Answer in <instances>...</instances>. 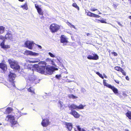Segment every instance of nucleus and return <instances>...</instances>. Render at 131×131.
Masks as SVG:
<instances>
[{"instance_id": "obj_1", "label": "nucleus", "mask_w": 131, "mask_h": 131, "mask_svg": "<svg viewBox=\"0 0 131 131\" xmlns=\"http://www.w3.org/2000/svg\"><path fill=\"white\" fill-rule=\"evenodd\" d=\"M10 67L12 69L17 70L20 69V66L18 62L15 60L9 59L8 60Z\"/></svg>"}, {"instance_id": "obj_2", "label": "nucleus", "mask_w": 131, "mask_h": 131, "mask_svg": "<svg viewBox=\"0 0 131 131\" xmlns=\"http://www.w3.org/2000/svg\"><path fill=\"white\" fill-rule=\"evenodd\" d=\"M60 28V26L56 23L51 24L49 27V29L52 33L57 32Z\"/></svg>"}, {"instance_id": "obj_3", "label": "nucleus", "mask_w": 131, "mask_h": 131, "mask_svg": "<svg viewBox=\"0 0 131 131\" xmlns=\"http://www.w3.org/2000/svg\"><path fill=\"white\" fill-rule=\"evenodd\" d=\"M103 84L104 86L111 89L115 94H116L118 93V89L114 86L111 84H108L106 82V80H103Z\"/></svg>"}, {"instance_id": "obj_4", "label": "nucleus", "mask_w": 131, "mask_h": 131, "mask_svg": "<svg viewBox=\"0 0 131 131\" xmlns=\"http://www.w3.org/2000/svg\"><path fill=\"white\" fill-rule=\"evenodd\" d=\"M36 65L38 66V67L37 68V72L41 74L44 73L45 72V69L46 67H45V66H42V65L39 66L37 64Z\"/></svg>"}, {"instance_id": "obj_5", "label": "nucleus", "mask_w": 131, "mask_h": 131, "mask_svg": "<svg viewBox=\"0 0 131 131\" xmlns=\"http://www.w3.org/2000/svg\"><path fill=\"white\" fill-rule=\"evenodd\" d=\"M87 58L88 59L90 60H97L99 59V57L97 54L92 53L91 55H89Z\"/></svg>"}, {"instance_id": "obj_6", "label": "nucleus", "mask_w": 131, "mask_h": 131, "mask_svg": "<svg viewBox=\"0 0 131 131\" xmlns=\"http://www.w3.org/2000/svg\"><path fill=\"white\" fill-rule=\"evenodd\" d=\"M5 38L6 39H9L13 40L14 38L12 34L10 31H8L5 36Z\"/></svg>"}, {"instance_id": "obj_7", "label": "nucleus", "mask_w": 131, "mask_h": 131, "mask_svg": "<svg viewBox=\"0 0 131 131\" xmlns=\"http://www.w3.org/2000/svg\"><path fill=\"white\" fill-rule=\"evenodd\" d=\"M69 113L72 115L74 118H79L80 116V114L74 110H71V111Z\"/></svg>"}, {"instance_id": "obj_8", "label": "nucleus", "mask_w": 131, "mask_h": 131, "mask_svg": "<svg viewBox=\"0 0 131 131\" xmlns=\"http://www.w3.org/2000/svg\"><path fill=\"white\" fill-rule=\"evenodd\" d=\"M16 77V75L14 73L10 72L8 75V81H14Z\"/></svg>"}, {"instance_id": "obj_9", "label": "nucleus", "mask_w": 131, "mask_h": 131, "mask_svg": "<svg viewBox=\"0 0 131 131\" xmlns=\"http://www.w3.org/2000/svg\"><path fill=\"white\" fill-rule=\"evenodd\" d=\"M33 42L29 41H26L24 43V45L25 47L28 48L30 49H32V44Z\"/></svg>"}, {"instance_id": "obj_10", "label": "nucleus", "mask_w": 131, "mask_h": 131, "mask_svg": "<svg viewBox=\"0 0 131 131\" xmlns=\"http://www.w3.org/2000/svg\"><path fill=\"white\" fill-rule=\"evenodd\" d=\"M50 124L49 120L47 119H42L41 123L42 125L44 127H47Z\"/></svg>"}, {"instance_id": "obj_11", "label": "nucleus", "mask_w": 131, "mask_h": 131, "mask_svg": "<svg viewBox=\"0 0 131 131\" xmlns=\"http://www.w3.org/2000/svg\"><path fill=\"white\" fill-rule=\"evenodd\" d=\"M114 69L115 70L117 71L121 72L124 75H126V73L122 69V68H121L120 67L117 66L115 67H114Z\"/></svg>"}, {"instance_id": "obj_12", "label": "nucleus", "mask_w": 131, "mask_h": 131, "mask_svg": "<svg viewBox=\"0 0 131 131\" xmlns=\"http://www.w3.org/2000/svg\"><path fill=\"white\" fill-rule=\"evenodd\" d=\"M15 117L12 114H8L6 117L5 120L8 122H10L12 120H13V119Z\"/></svg>"}, {"instance_id": "obj_13", "label": "nucleus", "mask_w": 131, "mask_h": 131, "mask_svg": "<svg viewBox=\"0 0 131 131\" xmlns=\"http://www.w3.org/2000/svg\"><path fill=\"white\" fill-rule=\"evenodd\" d=\"M4 40L0 44V46L2 48L5 49H7L10 48V46L9 45H5L4 44Z\"/></svg>"}, {"instance_id": "obj_14", "label": "nucleus", "mask_w": 131, "mask_h": 131, "mask_svg": "<svg viewBox=\"0 0 131 131\" xmlns=\"http://www.w3.org/2000/svg\"><path fill=\"white\" fill-rule=\"evenodd\" d=\"M35 6L37 10L38 13L39 15L43 16V13L41 8L39 7V6L36 4H35Z\"/></svg>"}, {"instance_id": "obj_15", "label": "nucleus", "mask_w": 131, "mask_h": 131, "mask_svg": "<svg viewBox=\"0 0 131 131\" xmlns=\"http://www.w3.org/2000/svg\"><path fill=\"white\" fill-rule=\"evenodd\" d=\"M87 15L91 17H93L95 18H99L100 17V16L99 15L95 14L90 12H88L87 13Z\"/></svg>"}, {"instance_id": "obj_16", "label": "nucleus", "mask_w": 131, "mask_h": 131, "mask_svg": "<svg viewBox=\"0 0 131 131\" xmlns=\"http://www.w3.org/2000/svg\"><path fill=\"white\" fill-rule=\"evenodd\" d=\"M6 85L9 88L11 89L13 87H15L14 81H9V83Z\"/></svg>"}, {"instance_id": "obj_17", "label": "nucleus", "mask_w": 131, "mask_h": 131, "mask_svg": "<svg viewBox=\"0 0 131 131\" xmlns=\"http://www.w3.org/2000/svg\"><path fill=\"white\" fill-rule=\"evenodd\" d=\"M65 125L68 130L69 131H71L73 128L72 124V123L66 122Z\"/></svg>"}, {"instance_id": "obj_18", "label": "nucleus", "mask_w": 131, "mask_h": 131, "mask_svg": "<svg viewBox=\"0 0 131 131\" xmlns=\"http://www.w3.org/2000/svg\"><path fill=\"white\" fill-rule=\"evenodd\" d=\"M60 42L62 43H67L68 42L67 38L64 35H62L61 36Z\"/></svg>"}, {"instance_id": "obj_19", "label": "nucleus", "mask_w": 131, "mask_h": 131, "mask_svg": "<svg viewBox=\"0 0 131 131\" xmlns=\"http://www.w3.org/2000/svg\"><path fill=\"white\" fill-rule=\"evenodd\" d=\"M46 69L47 73L49 74H51L53 72L52 68V66L50 67H46Z\"/></svg>"}, {"instance_id": "obj_20", "label": "nucleus", "mask_w": 131, "mask_h": 131, "mask_svg": "<svg viewBox=\"0 0 131 131\" xmlns=\"http://www.w3.org/2000/svg\"><path fill=\"white\" fill-rule=\"evenodd\" d=\"M68 107L71 111V110H73V109L77 110V106L74 104H72L70 105H68Z\"/></svg>"}, {"instance_id": "obj_21", "label": "nucleus", "mask_w": 131, "mask_h": 131, "mask_svg": "<svg viewBox=\"0 0 131 131\" xmlns=\"http://www.w3.org/2000/svg\"><path fill=\"white\" fill-rule=\"evenodd\" d=\"M35 89L32 87L30 86L27 89V91L30 92L32 95H33L35 94Z\"/></svg>"}, {"instance_id": "obj_22", "label": "nucleus", "mask_w": 131, "mask_h": 131, "mask_svg": "<svg viewBox=\"0 0 131 131\" xmlns=\"http://www.w3.org/2000/svg\"><path fill=\"white\" fill-rule=\"evenodd\" d=\"M0 68L4 70L7 69V66L4 63H0Z\"/></svg>"}, {"instance_id": "obj_23", "label": "nucleus", "mask_w": 131, "mask_h": 131, "mask_svg": "<svg viewBox=\"0 0 131 131\" xmlns=\"http://www.w3.org/2000/svg\"><path fill=\"white\" fill-rule=\"evenodd\" d=\"M13 111V109L10 107H8L6 109L5 114H9L11 112Z\"/></svg>"}, {"instance_id": "obj_24", "label": "nucleus", "mask_w": 131, "mask_h": 131, "mask_svg": "<svg viewBox=\"0 0 131 131\" xmlns=\"http://www.w3.org/2000/svg\"><path fill=\"white\" fill-rule=\"evenodd\" d=\"M10 122L11 123L12 127L18 123L17 122L15 121V117L13 119V120H12Z\"/></svg>"}, {"instance_id": "obj_25", "label": "nucleus", "mask_w": 131, "mask_h": 131, "mask_svg": "<svg viewBox=\"0 0 131 131\" xmlns=\"http://www.w3.org/2000/svg\"><path fill=\"white\" fill-rule=\"evenodd\" d=\"M20 7L24 9L27 10L28 9V7L27 2H26L24 5L21 6Z\"/></svg>"}, {"instance_id": "obj_26", "label": "nucleus", "mask_w": 131, "mask_h": 131, "mask_svg": "<svg viewBox=\"0 0 131 131\" xmlns=\"http://www.w3.org/2000/svg\"><path fill=\"white\" fill-rule=\"evenodd\" d=\"M125 114L129 119H131V111H128Z\"/></svg>"}, {"instance_id": "obj_27", "label": "nucleus", "mask_w": 131, "mask_h": 131, "mask_svg": "<svg viewBox=\"0 0 131 131\" xmlns=\"http://www.w3.org/2000/svg\"><path fill=\"white\" fill-rule=\"evenodd\" d=\"M5 27L3 26H0V34H2L5 31Z\"/></svg>"}, {"instance_id": "obj_28", "label": "nucleus", "mask_w": 131, "mask_h": 131, "mask_svg": "<svg viewBox=\"0 0 131 131\" xmlns=\"http://www.w3.org/2000/svg\"><path fill=\"white\" fill-rule=\"evenodd\" d=\"M72 6L74 7L77 9L78 10H79V8L77 4L75 3H74L72 4Z\"/></svg>"}, {"instance_id": "obj_29", "label": "nucleus", "mask_w": 131, "mask_h": 131, "mask_svg": "<svg viewBox=\"0 0 131 131\" xmlns=\"http://www.w3.org/2000/svg\"><path fill=\"white\" fill-rule=\"evenodd\" d=\"M84 108V106L82 104H81L78 106H77V109H83Z\"/></svg>"}, {"instance_id": "obj_30", "label": "nucleus", "mask_w": 131, "mask_h": 131, "mask_svg": "<svg viewBox=\"0 0 131 131\" xmlns=\"http://www.w3.org/2000/svg\"><path fill=\"white\" fill-rule=\"evenodd\" d=\"M31 51H28V50H26L24 52V54L25 55H31Z\"/></svg>"}, {"instance_id": "obj_31", "label": "nucleus", "mask_w": 131, "mask_h": 131, "mask_svg": "<svg viewBox=\"0 0 131 131\" xmlns=\"http://www.w3.org/2000/svg\"><path fill=\"white\" fill-rule=\"evenodd\" d=\"M67 24L71 28H73L75 29V26L72 25L71 23L69 22H67Z\"/></svg>"}, {"instance_id": "obj_32", "label": "nucleus", "mask_w": 131, "mask_h": 131, "mask_svg": "<svg viewBox=\"0 0 131 131\" xmlns=\"http://www.w3.org/2000/svg\"><path fill=\"white\" fill-rule=\"evenodd\" d=\"M69 97L70 98H72L74 99L77 98V97L76 96H74L73 94H72L70 95L69 96Z\"/></svg>"}, {"instance_id": "obj_33", "label": "nucleus", "mask_w": 131, "mask_h": 131, "mask_svg": "<svg viewBox=\"0 0 131 131\" xmlns=\"http://www.w3.org/2000/svg\"><path fill=\"white\" fill-rule=\"evenodd\" d=\"M39 63L41 64L44 65H42V66H45V67H46L47 63L45 61H41Z\"/></svg>"}, {"instance_id": "obj_34", "label": "nucleus", "mask_w": 131, "mask_h": 131, "mask_svg": "<svg viewBox=\"0 0 131 131\" xmlns=\"http://www.w3.org/2000/svg\"><path fill=\"white\" fill-rule=\"evenodd\" d=\"M95 73L97 75H98L100 78H102V79H104V77L102 76V75L99 72H96Z\"/></svg>"}, {"instance_id": "obj_35", "label": "nucleus", "mask_w": 131, "mask_h": 131, "mask_svg": "<svg viewBox=\"0 0 131 131\" xmlns=\"http://www.w3.org/2000/svg\"><path fill=\"white\" fill-rule=\"evenodd\" d=\"M46 62H53V60H51V59L49 58H47L46 59Z\"/></svg>"}, {"instance_id": "obj_36", "label": "nucleus", "mask_w": 131, "mask_h": 131, "mask_svg": "<svg viewBox=\"0 0 131 131\" xmlns=\"http://www.w3.org/2000/svg\"><path fill=\"white\" fill-rule=\"evenodd\" d=\"M55 77L58 79H60L61 77V75L60 74L57 75H56Z\"/></svg>"}, {"instance_id": "obj_37", "label": "nucleus", "mask_w": 131, "mask_h": 131, "mask_svg": "<svg viewBox=\"0 0 131 131\" xmlns=\"http://www.w3.org/2000/svg\"><path fill=\"white\" fill-rule=\"evenodd\" d=\"M58 103L60 105V109H61V108L63 106V103L61 101H59L58 102Z\"/></svg>"}, {"instance_id": "obj_38", "label": "nucleus", "mask_w": 131, "mask_h": 131, "mask_svg": "<svg viewBox=\"0 0 131 131\" xmlns=\"http://www.w3.org/2000/svg\"><path fill=\"white\" fill-rule=\"evenodd\" d=\"M37 55H38V54L37 53L35 52H33L31 51V52L30 55L36 56Z\"/></svg>"}, {"instance_id": "obj_39", "label": "nucleus", "mask_w": 131, "mask_h": 131, "mask_svg": "<svg viewBox=\"0 0 131 131\" xmlns=\"http://www.w3.org/2000/svg\"><path fill=\"white\" fill-rule=\"evenodd\" d=\"M48 54L51 57L54 58L55 57V56L50 52H49Z\"/></svg>"}, {"instance_id": "obj_40", "label": "nucleus", "mask_w": 131, "mask_h": 131, "mask_svg": "<svg viewBox=\"0 0 131 131\" xmlns=\"http://www.w3.org/2000/svg\"><path fill=\"white\" fill-rule=\"evenodd\" d=\"M76 127H77V129L79 131H81V128L80 126L77 125L76 126Z\"/></svg>"}, {"instance_id": "obj_41", "label": "nucleus", "mask_w": 131, "mask_h": 131, "mask_svg": "<svg viewBox=\"0 0 131 131\" xmlns=\"http://www.w3.org/2000/svg\"><path fill=\"white\" fill-rule=\"evenodd\" d=\"M38 62V61H35V60H34V61L29 60V62L30 63H35L37 62Z\"/></svg>"}, {"instance_id": "obj_42", "label": "nucleus", "mask_w": 131, "mask_h": 131, "mask_svg": "<svg viewBox=\"0 0 131 131\" xmlns=\"http://www.w3.org/2000/svg\"><path fill=\"white\" fill-rule=\"evenodd\" d=\"M98 21L101 22V23H106V21L104 20H98Z\"/></svg>"}, {"instance_id": "obj_43", "label": "nucleus", "mask_w": 131, "mask_h": 131, "mask_svg": "<svg viewBox=\"0 0 131 131\" xmlns=\"http://www.w3.org/2000/svg\"><path fill=\"white\" fill-rule=\"evenodd\" d=\"M111 53L113 54V55L114 56H117L118 54L116 52H111Z\"/></svg>"}, {"instance_id": "obj_44", "label": "nucleus", "mask_w": 131, "mask_h": 131, "mask_svg": "<svg viewBox=\"0 0 131 131\" xmlns=\"http://www.w3.org/2000/svg\"><path fill=\"white\" fill-rule=\"evenodd\" d=\"M97 10V9L94 8H91L90 10L91 11L94 12Z\"/></svg>"}, {"instance_id": "obj_45", "label": "nucleus", "mask_w": 131, "mask_h": 131, "mask_svg": "<svg viewBox=\"0 0 131 131\" xmlns=\"http://www.w3.org/2000/svg\"><path fill=\"white\" fill-rule=\"evenodd\" d=\"M114 81L116 83L118 84H119V80H114Z\"/></svg>"}, {"instance_id": "obj_46", "label": "nucleus", "mask_w": 131, "mask_h": 131, "mask_svg": "<svg viewBox=\"0 0 131 131\" xmlns=\"http://www.w3.org/2000/svg\"><path fill=\"white\" fill-rule=\"evenodd\" d=\"M4 37L1 35H0V39L4 40Z\"/></svg>"}, {"instance_id": "obj_47", "label": "nucleus", "mask_w": 131, "mask_h": 131, "mask_svg": "<svg viewBox=\"0 0 131 131\" xmlns=\"http://www.w3.org/2000/svg\"><path fill=\"white\" fill-rule=\"evenodd\" d=\"M52 68L53 69V71L55 70H58V69L57 68H55L54 67L52 66Z\"/></svg>"}, {"instance_id": "obj_48", "label": "nucleus", "mask_w": 131, "mask_h": 131, "mask_svg": "<svg viewBox=\"0 0 131 131\" xmlns=\"http://www.w3.org/2000/svg\"><path fill=\"white\" fill-rule=\"evenodd\" d=\"M113 7L114 8H116L117 7V5L116 4H113Z\"/></svg>"}, {"instance_id": "obj_49", "label": "nucleus", "mask_w": 131, "mask_h": 131, "mask_svg": "<svg viewBox=\"0 0 131 131\" xmlns=\"http://www.w3.org/2000/svg\"><path fill=\"white\" fill-rule=\"evenodd\" d=\"M126 79L127 80H129V78L128 76H127L125 77Z\"/></svg>"}, {"instance_id": "obj_50", "label": "nucleus", "mask_w": 131, "mask_h": 131, "mask_svg": "<svg viewBox=\"0 0 131 131\" xmlns=\"http://www.w3.org/2000/svg\"><path fill=\"white\" fill-rule=\"evenodd\" d=\"M37 45L40 49H41L42 48V47L41 46L38 45Z\"/></svg>"}, {"instance_id": "obj_51", "label": "nucleus", "mask_w": 131, "mask_h": 131, "mask_svg": "<svg viewBox=\"0 0 131 131\" xmlns=\"http://www.w3.org/2000/svg\"><path fill=\"white\" fill-rule=\"evenodd\" d=\"M91 34L90 33H87L86 34V35L87 36H89Z\"/></svg>"}, {"instance_id": "obj_52", "label": "nucleus", "mask_w": 131, "mask_h": 131, "mask_svg": "<svg viewBox=\"0 0 131 131\" xmlns=\"http://www.w3.org/2000/svg\"><path fill=\"white\" fill-rule=\"evenodd\" d=\"M44 18V17L43 16H42L41 17V19H43Z\"/></svg>"}, {"instance_id": "obj_53", "label": "nucleus", "mask_w": 131, "mask_h": 131, "mask_svg": "<svg viewBox=\"0 0 131 131\" xmlns=\"http://www.w3.org/2000/svg\"><path fill=\"white\" fill-rule=\"evenodd\" d=\"M118 25H119L120 26L121 25V24L120 22H118Z\"/></svg>"}, {"instance_id": "obj_54", "label": "nucleus", "mask_w": 131, "mask_h": 131, "mask_svg": "<svg viewBox=\"0 0 131 131\" xmlns=\"http://www.w3.org/2000/svg\"><path fill=\"white\" fill-rule=\"evenodd\" d=\"M19 1L21 2H23L24 1V0H18Z\"/></svg>"}, {"instance_id": "obj_55", "label": "nucleus", "mask_w": 131, "mask_h": 131, "mask_svg": "<svg viewBox=\"0 0 131 131\" xmlns=\"http://www.w3.org/2000/svg\"><path fill=\"white\" fill-rule=\"evenodd\" d=\"M81 130L82 131H85V130H84V129H81Z\"/></svg>"}, {"instance_id": "obj_56", "label": "nucleus", "mask_w": 131, "mask_h": 131, "mask_svg": "<svg viewBox=\"0 0 131 131\" xmlns=\"http://www.w3.org/2000/svg\"><path fill=\"white\" fill-rule=\"evenodd\" d=\"M130 2L129 3L131 5V0H130L129 1Z\"/></svg>"}, {"instance_id": "obj_57", "label": "nucleus", "mask_w": 131, "mask_h": 131, "mask_svg": "<svg viewBox=\"0 0 131 131\" xmlns=\"http://www.w3.org/2000/svg\"><path fill=\"white\" fill-rule=\"evenodd\" d=\"M74 130L75 131H77V130L76 129V128H74Z\"/></svg>"}, {"instance_id": "obj_58", "label": "nucleus", "mask_w": 131, "mask_h": 131, "mask_svg": "<svg viewBox=\"0 0 131 131\" xmlns=\"http://www.w3.org/2000/svg\"><path fill=\"white\" fill-rule=\"evenodd\" d=\"M108 52L109 53H110L111 52V50H109Z\"/></svg>"}, {"instance_id": "obj_59", "label": "nucleus", "mask_w": 131, "mask_h": 131, "mask_svg": "<svg viewBox=\"0 0 131 131\" xmlns=\"http://www.w3.org/2000/svg\"><path fill=\"white\" fill-rule=\"evenodd\" d=\"M2 124L1 123H0V125H1Z\"/></svg>"}, {"instance_id": "obj_60", "label": "nucleus", "mask_w": 131, "mask_h": 131, "mask_svg": "<svg viewBox=\"0 0 131 131\" xmlns=\"http://www.w3.org/2000/svg\"><path fill=\"white\" fill-rule=\"evenodd\" d=\"M101 14V13H99V14Z\"/></svg>"}, {"instance_id": "obj_61", "label": "nucleus", "mask_w": 131, "mask_h": 131, "mask_svg": "<svg viewBox=\"0 0 131 131\" xmlns=\"http://www.w3.org/2000/svg\"><path fill=\"white\" fill-rule=\"evenodd\" d=\"M122 1H123L124 0H122Z\"/></svg>"}, {"instance_id": "obj_62", "label": "nucleus", "mask_w": 131, "mask_h": 131, "mask_svg": "<svg viewBox=\"0 0 131 131\" xmlns=\"http://www.w3.org/2000/svg\"><path fill=\"white\" fill-rule=\"evenodd\" d=\"M128 1H130V0H128Z\"/></svg>"}]
</instances>
